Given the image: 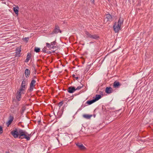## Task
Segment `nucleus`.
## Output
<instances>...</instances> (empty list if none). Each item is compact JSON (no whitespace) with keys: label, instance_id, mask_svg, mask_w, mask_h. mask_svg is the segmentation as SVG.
I'll use <instances>...</instances> for the list:
<instances>
[{"label":"nucleus","instance_id":"obj_1","mask_svg":"<svg viewBox=\"0 0 153 153\" xmlns=\"http://www.w3.org/2000/svg\"><path fill=\"white\" fill-rule=\"evenodd\" d=\"M10 134L15 138H19L21 140L25 139H29V137H27V132L22 129L15 128L10 132Z\"/></svg>","mask_w":153,"mask_h":153},{"label":"nucleus","instance_id":"obj_2","mask_svg":"<svg viewBox=\"0 0 153 153\" xmlns=\"http://www.w3.org/2000/svg\"><path fill=\"white\" fill-rule=\"evenodd\" d=\"M123 18H120L117 23L115 22L113 26L114 30L115 33L118 32L121 29V27L123 24Z\"/></svg>","mask_w":153,"mask_h":153},{"label":"nucleus","instance_id":"obj_3","mask_svg":"<svg viewBox=\"0 0 153 153\" xmlns=\"http://www.w3.org/2000/svg\"><path fill=\"white\" fill-rule=\"evenodd\" d=\"M85 33L86 35V37L87 38H90L93 39L97 40L99 38V36L98 35L96 34L91 35L87 31H85Z\"/></svg>","mask_w":153,"mask_h":153},{"label":"nucleus","instance_id":"obj_4","mask_svg":"<svg viewBox=\"0 0 153 153\" xmlns=\"http://www.w3.org/2000/svg\"><path fill=\"white\" fill-rule=\"evenodd\" d=\"M30 83V86L28 90V92H31L33 90L34 87L35 86V83L36 81L34 79L32 78Z\"/></svg>","mask_w":153,"mask_h":153},{"label":"nucleus","instance_id":"obj_5","mask_svg":"<svg viewBox=\"0 0 153 153\" xmlns=\"http://www.w3.org/2000/svg\"><path fill=\"white\" fill-rule=\"evenodd\" d=\"M56 40L55 41L51 42L50 43H46V47L50 48V49H54L56 48Z\"/></svg>","mask_w":153,"mask_h":153},{"label":"nucleus","instance_id":"obj_6","mask_svg":"<svg viewBox=\"0 0 153 153\" xmlns=\"http://www.w3.org/2000/svg\"><path fill=\"white\" fill-rule=\"evenodd\" d=\"M24 91L21 90V89H19L16 93V98L18 101H20L21 98L22 94H24Z\"/></svg>","mask_w":153,"mask_h":153},{"label":"nucleus","instance_id":"obj_7","mask_svg":"<svg viewBox=\"0 0 153 153\" xmlns=\"http://www.w3.org/2000/svg\"><path fill=\"white\" fill-rule=\"evenodd\" d=\"M105 19L106 22H111L113 20V17L110 14H107L105 16Z\"/></svg>","mask_w":153,"mask_h":153},{"label":"nucleus","instance_id":"obj_8","mask_svg":"<svg viewBox=\"0 0 153 153\" xmlns=\"http://www.w3.org/2000/svg\"><path fill=\"white\" fill-rule=\"evenodd\" d=\"M26 80L24 79L22 82V84L21 85L20 88L21 90H24L26 89Z\"/></svg>","mask_w":153,"mask_h":153},{"label":"nucleus","instance_id":"obj_9","mask_svg":"<svg viewBox=\"0 0 153 153\" xmlns=\"http://www.w3.org/2000/svg\"><path fill=\"white\" fill-rule=\"evenodd\" d=\"M121 85V84L117 80L115 81L113 83V87L115 88H119Z\"/></svg>","mask_w":153,"mask_h":153},{"label":"nucleus","instance_id":"obj_10","mask_svg":"<svg viewBox=\"0 0 153 153\" xmlns=\"http://www.w3.org/2000/svg\"><path fill=\"white\" fill-rule=\"evenodd\" d=\"M59 32L61 33V31L60 30L59 27L57 25H55V28L52 33L56 34L57 33Z\"/></svg>","mask_w":153,"mask_h":153},{"label":"nucleus","instance_id":"obj_11","mask_svg":"<svg viewBox=\"0 0 153 153\" xmlns=\"http://www.w3.org/2000/svg\"><path fill=\"white\" fill-rule=\"evenodd\" d=\"M76 91L75 88L74 86H70L68 88L67 91L70 93H73Z\"/></svg>","mask_w":153,"mask_h":153},{"label":"nucleus","instance_id":"obj_12","mask_svg":"<svg viewBox=\"0 0 153 153\" xmlns=\"http://www.w3.org/2000/svg\"><path fill=\"white\" fill-rule=\"evenodd\" d=\"M113 92L112 88L111 87H107L105 89V92L108 94H110L112 93Z\"/></svg>","mask_w":153,"mask_h":153},{"label":"nucleus","instance_id":"obj_13","mask_svg":"<svg viewBox=\"0 0 153 153\" xmlns=\"http://www.w3.org/2000/svg\"><path fill=\"white\" fill-rule=\"evenodd\" d=\"M13 117L11 115H10L9 117V120L7 122V124L8 125H10L13 121Z\"/></svg>","mask_w":153,"mask_h":153},{"label":"nucleus","instance_id":"obj_14","mask_svg":"<svg viewBox=\"0 0 153 153\" xmlns=\"http://www.w3.org/2000/svg\"><path fill=\"white\" fill-rule=\"evenodd\" d=\"M76 146L81 149H84L85 148V147L82 144L79 143H76Z\"/></svg>","mask_w":153,"mask_h":153},{"label":"nucleus","instance_id":"obj_15","mask_svg":"<svg viewBox=\"0 0 153 153\" xmlns=\"http://www.w3.org/2000/svg\"><path fill=\"white\" fill-rule=\"evenodd\" d=\"M101 97V96L100 95L96 94L95 96V97H93V98L94 100L96 102V101L100 99Z\"/></svg>","mask_w":153,"mask_h":153},{"label":"nucleus","instance_id":"obj_16","mask_svg":"<svg viewBox=\"0 0 153 153\" xmlns=\"http://www.w3.org/2000/svg\"><path fill=\"white\" fill-rule=\"evenodd\" d=\"M25 74L27 78L29 77L30 75V71L28 69H26L25 71Z\"/></svg>","mask_w":153,"mask_h":153},{"label":"nucleus","instance_id":"obj_17","mask_svg":"<svg viewBox=\"0 0 153 153\" xmlns=\"http://www.w3.org/2000/svg\"><path fill=\"white\" fill-rule=\"evenodd\" d=\"M92 116V115L88 114H84L83 115V117L86 119H89Z\"/></svg>","mask_w":153,"mask_h":153},{"label":"nucleus","instance_id":"obj_18","mask_svg":"<svg viewBox=\"0 0 153 153\" xmlns=\"http://www.w3.org/2000/svg\"><path fill=\"white\" fill-rule=\"evenodd\" d=\"M13 9L14 12L16 14L18 15V14L19 9V7L18 6H17L16 7H14Z\"/></svg>","mask_w":153,"mask_h":153},{"label":"nucleus","instance_id":"obj_19","mask_svg":"<svg viewBox=\"0 0 153 153\" xmlns=\"http://www.w3.org/2000/svg\"><path fill=\"white\" fill-rule=\"evenodd\" d=\"M31 57V54L30 53H28L27 56V58L26 59L25 62H27L30 59Z\"/></svg>","mask_w":153,"mask_h":153},{"label":"nucleus","instance_id":"obj_20","mask_svg":"<svg viewBox=\"0 0 153 153\" xmlns=\"http://www.w3.org/2000/svg\"><path fill=\"white\" fill-rule=\"evenodd\" d=\"M95 102V101L93 98V99L91 100L87 101L86 103L88 104V105H90Z\"/></svg>","mask_w":153,"mask_h":153},{"label":"nucleus","instance_id":"obj_21","mask_svg":"<svg viewBox=\"0 0 153 153\" xmlns=\"http://www.w3.org/2000/svg\"><path fill=\"white\" fill-rule=\"evenodd\" d=\"M34 51L36 53H39L40 51V48H39L35 47V48Z\"/></svg>","mask_w":153,"mask_h":153},{"label":"nucleus","instance_id":"obj_22","mask_svg":"<svg viewBox=\"0 0 153 153\" xmlns=\"http://www.w3.org/2000/svg\"><path fill=\"white\" fill-rule=\"evenodd\" d=\"M27 137H29V138L28 139H26L27 140H30V137H31L32 136V135H31V134H28V133L27 132Z\"/></svg>","mask_w":153,"mask_h":153},{"label":"nucleus","instance_id":"obj_23","mask_svg":"<svg viewBox=\"0 0 153 153\" xmlns=\"http://www.w3.org/2000/svg\"><path fill=\"white\" fill-rule=\"evenodd\" d=\"M83 86V85H82L81 86H78L77 87V88H75L76 91V90H78L82 88Z\"/></svg>","mask_w":153,"mask_h":153},{"label":"nucleus","instance_id":"obj_24","mask_svg":"<svg viewBox=\"0 0 153 153\" xmlns=\"http://www.w3.org/2000/svg\"><path fill=\"white\" fill-rule=\"evenodd\" d=\"M47 47H44V48L42 49V51L43 52L45 53H47V52L46 51Z\"/></svg>","mask_w":153,"mask_h":153},{"label":"nucleus","instance_id":"obj_25","mask_svg":"<svg viewBox=\"0 0 153 153\" xmlns=\"http://www.w3.org/2000/svg\"><path fill=\"white\" fill-rule=\"evenodd\" d=\"M130 0H126V3L128 5L131 4Z\"/></svg>","mask_w":153,"mask_h":153},{"label":"nucleus","instance_id":"obj_26","mask_svg":"<svg viewBox=\"0 0 153 153\" xmlns=\"http://www.w3.org/2000/svg\"><path fill=\"white\" fill-rule=\"evenodd\" d=\"M63 104V101H61L60 102H59V103L58 104V106H59V107H61L62 104Z\"/></svg>","mask_w":153,"mask_h":153},{"label":"nucleus","instance_id":"obj_27","mask_svg":"<svg viewBox=\"0 0 153 153\" xmlns=\"http://www.w3.org/2000/svg\"><path fill=\"white\" fill-rule=\"evenodd\" d=\"M69 137L68 136L65 135V136L63 137V139H64L65 140V139H69Z\"/></svg>","mask_w":153,"mask_h":153},{"label":"nucleus","instance_id":"obj_28","mask_svg":"<svg viewBox=\"0 0 153 153\" xmlns=\"http://www.w3.org/2000/svg\"><path fill=\"white\" fill-rule=\"evenodd\" d=\"M3 132V129L2 127L0 126V134L2 133Z\"/></svg>","mask_w":153,"mask_h":153},{"label":"nucleus","instance_id":"obj_29","mask_svg":"<svg viewBox=\"0 0 153 153\" xmlns=\"http://www.w3.org/2000/svg\"><path fill=\"white\" fill-rule=\"evenodd\" d=\"M72 76H73V77L74 78H75L76 79V80H77V79H79L78 77H76V76H75V75L74 74H73Z\"/></svg>","mask_w":153,"mask_h":153},{"label":"nucleus","instance_id":"obj_30","mask_svg":"<svg viewBox=\"0 0 153 153\" xmlns=\"http://www.w3.org/2000/svg\"><path fill=\"white\" fill-rule=\"evenodd\" d=\"M29 40L28 37H25L24 38V40L26 42H27Z\"/></svg>","mask_w":153,"mask_h":153},{"label":"nucleus","instance_id":"obj_31","mask_svg":"<svg viewBox=\"0 0 153 153\" xmlns=\"http://www.w3.org/2000/svg\"><path fill=\"white\" fill-rule=\"evenodd\" d=\"M91 1L92 3L94 4V0H91Z\"/></svg>","mask_w":153,"mask_h":153},{"label":"nucleus","instance_id":"obj_32","mask_svg":"<svg viewBox=\"0 0 153 153\" xmlns=\"http://www.w3.org/2000/svg\"><path fill=\"white\" fill-rule=\"evenodd\" d=\"M93 43V42H90V44H92V43Z\"/></svg>","mask_w":153,"mask_h":153},{"label":"nucleus","instance_id":"obj_33","mask_svg":"<svg viewBox=\"0 0 153 153\" xmlns=\"http://www.w3.org/2000/svg\"><path fill=\"white\" fill-rule=\"evenodd\" d=\"M21 50H19V51L18 52H19V53H20V52H21Z\"/></svg>","mask_w":153,"mask_h":153},{"label":"nucleus","instance_id":"obj_34","mask_svg":"<svg viewBox=\"0 0 153 153\" xmlns=\"http://www.w3.org/2000/svg\"><path fill=\"white\" fill-rule=\"evenodd\" d=\"M6 153H9V152L8 151V152H6Z\"/></svg>","mask_w":153,"mask_h":153},{"label":"nucleus","instance_id":"obj_35","mask_svg":"<svg viewBox=\"0 0 153 153\" xmlns=\"http://www.w3.org/2000/svg\"><path fill=\"white\" fill-rule=\"evenodd\" d=\"M34 78H35L36 79H37L36 78L35 76H34Z\"/></svg>","mask_w":153,"mask_h":153},{"label":"nucleus","instance_id":"obj_36","mask_svg":"<svg viewBox=\"0 0 153 153\" xmlns=\"http://www.w3.org/2000/svg\"><path fill=\"white\" fill-rule=\"evenodd\" d=\"M95 116H96V115H94V117H95Z\"/></svg>","mask_w":153,"mask_h":153},{"label":"nucleus","instance_id":"obj_37","mask_svg":"<svg viewBox=\"0 0 153 153\" xmlns=\"http://www.w3.org/2000/svg\"><path fill=\"white\" fill-rule=\"evenodd\" d=\"M49 53H51V52H50V51H49Z\"/></svg>","mask_w":153,"mask_h":153},{"label":"nucleus","instance_id":"obj_38","mask_svg":"<svg viewBox=\"0 0 153 153\" xmlns=\"http://www.w3.org/2000/svg\"><path fill=\"white\" fill-rule=\"evenodd\" d=\"M1 0L2 1H3V0Z\"/></svg>","mask_w":153,"mask_h":153}]
</instances>
